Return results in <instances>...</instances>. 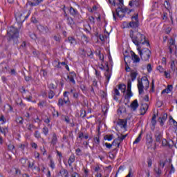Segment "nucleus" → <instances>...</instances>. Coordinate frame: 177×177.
Wrapping results in <instances>:
<instances>
[{
  "instance_id": "obj_28",
  "label": "nucleus",
  "mask_w": 177,
  "mask_h": 177,
  "mask_svg": "<svg viewBox=\"0 0 177 177\" xmlns=\"http://www.w3.org/2000/svg\"><path fill=\"white\" fill-rule=\"evenodd\" d=\"M143 134V131H141L138 138L135 140L133 142V145H136L140 142V140L142 139V135Z\"/></svg>"
},
{
  "instance_id": "obj_2",
  "label": "nucleus",
  "mask_w": 177,
  "mask_h": 177,
  "mask_svg": "<svg viewBox=\"0 0 177 177\" xmlns=\"http://www.w3.org/2000/svg\"><path fill=\"white\" fill-rule=\"evenodd\" d=\"M142 81H145V91H147L150 86V81H149V79H147V77L144 76L141 78V80H138V92L139 95H142L144 92L145 86H143V82Z\"/></svg>"
},
{
  "instance_id": "obj_31",
  "label": "nucleus",
  "mask_w": 177,
  "mask_h": 177,
  "mask_svg": "<svg viewBox=\"0 0 177 177\" xmlns=\"http://www.w3.org/2000/svg\"><path fill=\"white\" fill-rule=\"evenodd\" d=\"M57 142V137L56 136V133H54L53 136L51 143L53 144V146H55Z\"/></svg>"
},
{
  "instance_id": "obj_24",
  "label": "nucleus",
  "mask_w": 177,
  "mask_h": 177,
  "mask_svg": "<svg viewBox=\"0 0 177 177\" xmlns=\"http://www.w3.org/2000/svg\"><path fill=\"white\" fill-rule=\"evenodd\" d=\"M104 140H108L110 142L111 140H113L114 139V135L113 134H106L104 136Z\"/></svg>"
},
{
  "instance_id": "obj_45",
  "label": "nucleus",
  "mask_w": 177,
  "mask_h": 177,
  "mask_svg": "<svg viewBox=\"0 0 177 177\" xmlns=\"http://www.w3.org/2000/svg\"><path fill=\"white\" fill-rule=\"evenodd\" d=\"M162 146H163V147L168 146V141L167 140V139H163L162 140Z\"/></svg>"
},
{
  "instance_id": "obj_55",
  "label": "nucleus",
  "mask_w": 177,
  "mask_h": 177,
  "mask_svg": "<svg viewBox=\"0 0 177 177\" xmlns=\"http://www.w3.org/2000/svg\"><path fill=\"white\" fill-rule=\"evenodd\" d=\"M118 140H120L118 139V138L114 139L113 141V142H112V146H117V145H118Z\"/></svg>"
},
{
  "instance_id": "obj_12",
  "label": "nucleus",
  "mask_w": 177,
  "mask_h": 177,
  "mask_svg": "<svg viewBox=\"0 0 177 177\" xmlns=\"http://www.w3.org/2000/svg\"><path fill=\"white\" fill-rule=\"evenodd\" d=\"M128 107H130L132 111H136V110H138V107H139L138 100H134L130 105H128Z\"/></svg>"
},
{
  "instance_id": "obj_47",
  "label": "nucleus",
  "mask_w": 177,
  "mask_h": 177,
  "mask_svg": "<svg viewBox=\"0 0 177 177\" xmlns=\"http://www.w3.org/2000/svg\"><path fill=\"white\" fill-rule=\"evenodd\" d=\"M8 149L10 151H13V150H15V145H13L12 144H10V145H8Z\"/></svg>"
},
{
  "instance_id": "obj_35",
  "label": "nucleus",
  "mask_w": 177,
  "mask_h": 177,
  "mask_svg": "<svg viewBox=\"0 0 177 177\" xmlns=\"http://www.w3.org/2000/svg\"><path fill=\"white\" fill-rule=\"evenodd\" d=\"M27 160H28L27 158H21L20 159V162L22 164L23 167L27 164Z\"/></svg>"
},
{
  "instance_id": "obj_51",
  "label": "nucleus",
  "mask_w": 177,
  "mask_h": 177,
  "mask_svg": "<svg viewBox=\"0 0 177 177\" xmlns=\"http://www.w3.org/2000/svg\"><path fill=\"white\" fill-rule=\"evenodd\" d=\"M165 78H171V73H168L166 71H164Z\"/></svg>"
},
{
  "instance_id": "obj_26",
  "label": "nucleus",
  "mask_w": 177,
  "mask_h": 177,
  "mask_svg": "<svg viewBox=\"0 0 177 177\" xmlns=\"http://www.w3.org/2000/svg\"><path fill=\"white\" fill-rule=\"evenodd\" d=\"M68 41L71 44V45H76L77 41L75 40V38L74 37H68Z\"/></svg>"
},
{
  "instance_id": "obj_61",
  "label": "nucleus",
  "mask_w": 177,
  "mask_h": 177,
  "mask_svg": "<svg viewBox=\"0 0 177 177\" xmlns=\"http://www.w3.org/2000/svg\"><path fill=\"white\" fill-rule=\"evenodd\" d=\"M0 121H2L3 124H5L6 122V118H5V116H3V115H1V117H0Z\"/></svg>"
},
{
  "instance_id": "obj_11",
  "label": "nucleus",
  "mask_w": 177,
  "mask_h": 177,
  "mask_svg": "<svg viewBox=\"0 0 177 177\" xmlns=\"http://www.w3.org/2000/svg\"><path fill=\"white\" fill-rule=\"evenodd\" d=\"M106 72L104 73V75L106 77V84H109V82H110V78H111V71H110V67H109V64H106Z\"/></svg>"
},
{
  "instance_id": "obj_30",
  "label": "nucleus",
  "mask_w": 177,
  "mask_h": 177,
  "mask_svg": "<svg viewBox=\"0 0 177 177\" xmlns=\"http://www.w3.org/2000/svg\"><path fill=\"white\" fill-rule=\"evenodd\" d=\"M95 55H97V56H98L100 60H102V62L104 60V55H103V54L100 53V50L95 51Z\"/></svg>"
},
{
  "instance_id": "obj_4",
  "label": "nucleus",
  "mask_w": 177,
  "mask_h": 177,
  "mask_svg": "<svg viewBox=\"0 0 177 177\" xmlns=\"http://www.w3.org/2000/svg\"><path fill=\"white\" fill-rule=\"evenodd\" d=\"M137 50L143 62H147L150 59L151 55V51L149 48H144L142 50V47L137 48Z\"/></svg>"
},
{
  "instance_id": "obj_6",
  "label": "nucleus",
  "mask_w": 177,
  "mask_h": 177,
  "mask_svg": "<svg viewBox=\"0 0 177 177\" xmlns=\"http://www.w3.org/2000/svg\"><path fill=\"white\" fill-rule=\"evenodd\" d=\"M132 82L131 81V79H129L127 81V93L124 95V99L127 100V103H129V100L132 96H133V93H132Z\"/></svg>"
},
{
  "instance_id": "obj_9",
  "label": "nucleus",
  "mask_w": 177,
  "mask_h": 177,
  "mask_svg": "<svg viewBox=\"0 0 177 177\" xmlns=\"http://www.w3.org/2000/svg\"><path fill=\"white\" fill-rule=\"evenodd\" d=\"M30 15H31V11H28L26 16L24 17V19H21V17H23V14H19V17L16 18L17 21H18L19 24H23L24 23L25 20H27L28 17H30Z\"/></svg>"
},
{
  "instance_id": "obj_63",
  "label": "nucleus",
  "mask_w": 177,
  "mask_h": 177,
  "mask_svg": "<svg viewBox=\"0 0 177 177\" xmlns=\"http://www.w3.org/2000/svg\"><path fill=\"white\" fill-rule=\"evenodd\" d=\"M105 146L106 149H111V147H113V144L106 142Z\"/></svg>"
},
{
  "instance_id": "obj_53",
  "label": "nucleus",
  "mask_w": 177,
  "mask_h": 177,
  "mask_svg": "<svg viewBox=\"0 0 177 177\" xmlns=\"http://www.w3.org/2000/svg\"><path fill=\"white\" fill-rule=\"evenodd\" d=\"M147 164L149 167H151L153 165V160H151V159L149 158H147Z\"/></svg>"
},
{
  "instance_id": "obj_42",
  "label": "nucleus",
  "mask_w": 177,
  "mask_h": 177,
  "mask_svg": "<svg viewBox=\"0 0 177 177\" xmlns=\"http://www.w3.org/2000/svg\"><path fill=\"white\" fill-rule=\"evenodd\" d=\"M75 152H76V156H82V151L81 150V149L80 148H77L76 150H75Z\"/></svg>"
},
{
  "instance_id": "obj_5",
  "label": "nucleus",
  "mask_w": 177,
  "mask_h": 177,
  "mask_svg": "<svg viewBox=\"0 0 177 177\" xmlns=\"http://www.w3.org/2000/svg\"><path fill=\"white\" fill-rule=\"evenodd\" d=\"M134 20L136 21H130L129 24L128 23H124V24H127V26L128 28H138L139 27V15L137 14L136 16H132L131 17V20Z\"/></svg>"
},
{
  "instance_id": "obj_21",
  "label": "nucleus",
  "mask_w": 177,
  "mask_h": 177,
  "mask_svg": "<svg viewBox=\"0 0 177 177\" xmlns=\"http://www.w3.org/2000/svg\"><path fill=\"white\" fill-rule=\"evenodd\" d=\"M59 174L61 175V176L69 177L68 171L64 168L61 169V170L59 171Z\"/></svg>"
},
{
  "instance_id": "obj_33",
  "label": "nucleus",
  "mask_w": 177,
  "mask_h": 177,
  "mask_svg": "<svg viewBox=\"0 0 177 177\" xmlns=\"http://www.w3.org/2000/svg\"><path fill=\"white\" fill-rule=\"evenodd\" d=\"M57 106H59V107H63L64 106V100L62 98L59 99Z\"/></svg>"
},
{
  "instance_id": "obj_25",
  "label": "nucleus",
  "mask_w": 177,
  "mask_h": 177,
  "mask_svg": "<svg viewBox=\"0 0 177 177\" xmlns=\"http://www.w3.org/2000/svg\"><path fill=\"white\" fill-rule=\"evenodd\" d=\"M120 91H118V88H114V94H113V99L116 101V102H118V97L117 96H120Z\"/></svg>"
},
{
  "instance_id": "obj_57",
  "label": "nucleus",
  "mask_w": 177,
  "mask_h": 177,
  "mask_svg": "<svg viewBox=\"0 0 177 177\" xmlns=\"http://www.w3.org/2000/svg\"><path fill=\"white\" fill-rule=\"evenodd\" d=\"M50 167L52 168V169H55V162H53L52 160H50Z\"/></svg>"
},
{
  "instance_id": "obj_19",
  "label": "nucleus",
  "mask_w": 177,
  "mask_h": 177,
  "mask_svg": "<svg viewBox=\"0 0 177 177\" xmlns=\"http://www.w3.org/2000/svg\"><path fill=\"white\" fill-rule=\"evenodd\" d=\"M34 2H31L30 1H28V5L30 6L34 7V6H38L41 2H44V0H33Z\"/></svg>"
},
{
  "instance_id": "obj_22",
  "label": "nucleus",
  "mask_w": 177,
  "mask_h": 177,
  "mask_svg": "<svg viewBox=\"0 0 177 177\" xmlns=\"http://www.w3.org/2000/svg\"><path fill=\"white\" fill-rule=\"evenodd\" d=\"M158 115V113H157V115H156V113H154L152 116V118L151 120V124L153 127H156V125L157 124V120L156 119L157 118Z\"/></svg>"
},
{
  "instance_id": "obj_38",
  "label": "nucleus",
  "mask_w": 177,
  "mask_h": 177,
  "mask_svg": "<svg viewBox=\"0 0 177 177\" xmlns=\"http://www.w3.org/2000/svg\"><path fill=\"white\" fill-rule=\"evenodd\" d=\"M43 133H44L46 136L48 135V133H49V129L47 127H44L43 128Z\"/></svg>"
},
{
  "instance_id": "obj_41",
  "label": "nucleus",
  "mask_w": 177,
  "mask_h": 177,
  "mask_svg": "<svg viewBox=\"0 0 177 177\" xmlns=\"http://www.w3.org/2000/svg\"><path fill=\"white\" fill-rule=\"evenodd\" d=\"M23 117H19L16 119V122H17V124H23Z\"/></svg>"
},
{
  "instance_id": "obj_16",
  "label": "nucleus",
  "mask_w": 177,
  "mask_h": 177,
  "mask_svg": "<svg viewBox=\"0 0 177 177\" xmlns=\"http://www.w3.org/2000/svg\"><path fill=\"white\" fill-rule=\"evenodd\" d=\"M131 59L133 60V63H139L140 62V58L138 55L135 54V52L133 50H131Z\"/></svg>"
},
{
  "instance_id": "obj_36",
  "label": "nucleus",
  "mask_w": 177,
  "mask_h": 177,
  "mask_svg": "<svg viewBox=\"0 0 177 177\" xmlns=\"http://www.w3.org/2000/svg\"><path fill=\"white\" fill-rule=\"evenodd\" d=\"M99 136V135H97V136L94 138V142L96 145H100V139Z\"/></svg>"
},
{
  "instance_id": "obj_13",
  "label": "nucleus",
  "mask_w": 177,
  "mask_h": 177,
  "mask_svg": "<svg viewBox=\"0 0 177 177\" xmlns=\"http://www.w3.org/2000/svg\"><path fill=\"white\" fill-rule=\"evenodd\" d=\"M176 45L175 39L171 37L170 39H169V46H168V49L169 50L170 55H172V46H175Z\"/></svg>"
},
{
  "instance_id": "obj_50",
  "label": "nucleus",
  "mask_w": 177,
  "mask_h": 177,
  "mask_svg": "<svg viewBox=\"0 0 177 177\" xmlns=\"http://www.w3.org/2000/svg\"><path fill=\"white\" fill-rule=\"evenodd\" d=\"M10 75H17V72H16L15 69H10V71L9 72Z\"/></svg>"
},
{
  "instance_id": "obj_52",
  "label": "nucleus",
  "mask_w": 177,
  "mask_h": 177,
  "mask_svg": "<svg viewBox=\"0 0 177 177\" xmlns=\"http://www.w3.org/2000/svg\"><path fill=\"white\" fill-rule=\"evenodd\" d=\"M35 136L37 138L39 139L41 138V133H39V131H35Z\"/></svg>"
},
{
  "instance_id": "obj_10",
  "label": "nucleus",
  "mask_w": 177,
  "mask_h": 177,
  "mask_svg": "<svg viewBox=\"0 0 177 177\" xmlns=\"http://www.w3.org/2000/svg\"><path fill=\"white\" fill-rule=\"evenodd\" d=\"M155 142L156 143H161V140L162 139V134L160 130H156L154 133Z\"/></svg>"
},
{
  "instance_id": "obj_20",
  "label": "nucleus",
  "mask_w": 177,
  "mask_h": 177,
  "mask_svg": "<svg viewBox=\"0 0 177 177\" xmlns=\"http://www.w3.org/2000/svg\"><path fill=\"white\" fill-rule=\"evenodd\" d=\"M69 12L71 16H73L74 17L78 16V10L71 6L70 7Z\"/></svg>"
},
{
  "instance_id": "obj_49",
  "label": "nucleus",
  "mask_w": 177,
  "mask_h": 177,
  "mask_svg": "<svg viewBox=\"0 0 177 177\" xmlns=\"http://www.w3.org/2000/svg\"><path fill=\"white\" fill-rule=\"evenodd\" d=\"M104 37L108 38V36L107 35L104 36L103 35H100L99 37H98L99 39H100V41H104Z\"/></svg>"
},
{
  "instance_id": "obj_39",
  "label": "nucleus",
  "mask_w": 177,
  "mask_h": 177,
  "mask_svg": "<svg viewBox=\"0 0 177 177\" xmlns=\"http://www.w3.org/2000/svg\"><path fill=\"white\" fill-rule=\"evenodd\" d=\"M80 117H82V118H85V117H86V111H84V110H80Z\"/></svg>"
},
{
  "instance_id": "obj_44",
  "label": "nucleus",
  "mask_w": 177,
  "mask_h": 177,
  "mask_svg": "<svg viewBox=\"0 0 177 177\" xmlns=\"http://www.w3.org/2000/svg\"><path fill=\"white\" fill-rule=\"evenodd\" d=\"M147 69L148 73H151V71H153V68L151 67V64H147Z\"/></svg>"
},
{
  "instance_id": "obj_15",
  "label": "nucleus",
  "mask_w": 177,
  "mask_h": 177,
  "mask_svg": "<svg viewBox=\"0 0 177 177\" xmlns=\"http://www.w3.org/2000/svg\"><path fill=\"white\" fill-rule=\"evenodd\" d=\"M128 60H131V56L124 55L125 71L127 73H129L131 71V67H129V66L128 65Z\"/></svg>"
},
{
  "instance_id": "obj_7",
  "label": "nucleus",
  "mask_w": 177,
  "mask_h": 177,
  "mask_svg": "<svg viewBox=\"0 0 177 177\" xmlns=\"http://www.w3.org/2000/svg\"><path fill=\"white\" fill-rule=\"evenodd\" d=\"M122 6H124V5H122V6L120 5V6L117 8L115 10L116 16H118L120 19H122V17H125V14L120 15V12H122V13H127V12H128L129 10L127 7L122 8Z\"/></svg>"
},
{
  "instance_id": "obj_56",
  "label": "nucleus",
  "mask_w": 177,
  "mask_h": 177,
  "mask_svg": "<svg viewBox=\"0 0 177 177\" xmlns=\"http://www.w3.org/2000/svg\"><path fill=\"white\" fill-rule=\"evenodd\" d=\"M48 88L50 89V91H52V89H56V86H55V84H53V83H51L48 85Z\"/></svg>"
},
{
  "instance_id": "obj_27",
  "label": "nucleus",
  "mask_w": 177,
  "mask_h": 177,
  "mask_svg": "<svg viewBox=\"0 0 177 177\" xmlns=\"http://www.w3.org/2000/svg\"><path fill=\"white\" fill-rule=\"evenodd\" d=\"M118 86V89H120V91H122V92H123V93H125V91H127V85H125L124 84H120Z\"/></svg>"
},
{
  "instance_id": "obj_58",
  "label": "nucleus",
  "mask_w": 177,
  "mask_h": 177,
  "mask_svg": "<svg viewBox=\"0 0 177 177\" xmlns=\"http://www.w3.org/2000/svg\"><path fill=\"white\" fill-rule=\"evenodd\" d=\"M157 70L158 71H160V73H164L165 71H164V68H162V66H158L157 67Z\"/></svg>"
},
{
  "instance_id": "obj_48",
  "label": "nucleus",
  "mask_w": 177,
  "mask_h": 177,
  "mask_svg": "<svg viewBox=\"0 0 177 177\" xmlns=\"http://www.w3.org/2000/svg\"><path fill=\"white\" fill-rule=\"evenodd\" d=\"M149 92L150 93H151L152 92H154V80H153L151 82V87Z\"/></svg>"
},
{
  "instance_id": "obj_60",
  "label": "nucleus",
  "mask_w": 177,
  "mask_h": 177,
  "mask_svg": "<svg viewBox=\"0 0 177 177\" xmlns=\"http://www.w3.org/2000/svg\"><path fill=\"white\" fill-rule=\"evenodd\" d=\"M68 24H69L70 26H71L72 24H74V19L73 18H68Z\"/></svg>"
},
{
  "instance_id": "obj_29",
  "label": "nucleus",
  "mask_w": 177,
  "mask_h": 177,
  "mask_svg": "<svg viewBox=\"0 0 177 177\" xmlns=\"http://www.w3.org/2000/svg\"><path fill=\"white\" fill-rule=\"evenodd\" d=\"M130 77L131 78V81H135L136 80V77H138V72H132L130 74Z\"/></svg>"
},
{
  "instance_id": "obj_3",
  "label": "nucleus",
  "mask_w": 177,
  "mask_h": 177,
  "mask_svg": "<svg viewBox=\"0 0 177 177\" xmlns=\"http://www.w3.org/2000/svg\"><path fill=\"white\" fill-rule=\"evenodd\" d=\"M8 35V42H10V41H16L17 38H19V29L15 27L11 26L7 31Z\"/></svg>"
},
{
  "instance_id": "obj_43",
  "label": "nucleus",
  "mask_w": 177,
  "mask_h": 177,
  "mask_svg": "<svg viewBox=\"0 0 177 177\" xmlns=\"http://www.w3.org/2000/svg\"><path fill=\"white\" fill-rule=\"evenodd\" d=\"M158 122H160L161 127H164V122H165V121H164L163 119L161 118V117H159L158 118Z\"/></svg>"
},
{
  "instance_id": "obj_34",
  "label": "nucleus",
  "mask_w": 177,
  "mask_h": 177,
  "mask_svg": "<svg viewBox=\"0 0 177 177\" xmlns=\"http://www.w3.org/2000/svg\"><path fill=\"white\" fill-rule=\"evenodd\" d=\"M122 137H120V136H118V139H119V141L120 142V143H122L123 142V140L125 139V138H127V136H128V134H125V135H122L121 134Z\"/></svg>"
},
{
  "instance_id": "obj_62",
  "label": "nucleus",
  "mask_w": 177,
  "mask_h": 177,
  "mask_svg": "<svg viewBox=\"0 0 177 177\" xmlns=\"http://www.w3.org/2000/svg\"><path fill=\"white\" fill-rule=\"evenodd\" d=\"M71 177H81V175L77 172H74L71 174Z\"/></svg>"
},
{
  "instance_id": "obj_18",
  "label": "nucleus",
  "mask_w": 177,
  "mask_h": 177,
  "mask_svg": "<svg viewBox=\"0 0 177 177\" xmlns=\"http://www.w3.org/2000/svg\"><path fill=\"white\" fill-rule=\"evenodd\" d=\"M172 89H174V86H172V84H169L166 88L162 91L161 94L164 95V93L172 92Z\"/></svg>"
},
{
  "instance_id": "obj_59",
  "label": "nucleus",
  "mask_w": 177,
  "mask_h": 177,
  "mask_svg": "<svg viewBox=\"0 0 177 177\" xmlns=\"http://www.w3.org/2000/svg\"><path fill=\"white\" fill-rule=\"evenodd\" d=\"M168 118V114L164 113L163 115L161 117V119L164 121H167V119Z\"/></svg>"
},
{
  "instance_id": "obj_8",
  "label": "nucleus",
  "mask_w": 177,
  "mask_h": 177,
  "mask_svg": "<svg viewBox=\"0 0 177 177\" xmlns=\"http://www.w3.org/2000/svg\"><path fill=\"white\" fill-rule=\"evenodd\" d=\"M146 140L147 146L148 147H151V146H153V134L151 132L147 133Z\"/></svg>"
},
{
  "instance_id": "obj_23",
  "label": "nucleus",
  "mask_w": 177,
  "mask_h": 177,
  "mask_svg": "<svg viewBox=\"0 0 177 177\" xmlns=\"http://www.w3.org/2000/svg\"><path fill=\"white\" fill-rule=\"evenodd\" d=\"M37 30L40 32H48V28L45 27L42 25H39L37 26Z\"/></svg>"
},
{
  "instance_id": "obj_1",
  "label": "nucleus",
  "mask_w": 177,
  "mask_h": 177,
  "mask_svg": "<svg viewBox=\"0 0 177 177\" xmlns=\"http://www.w3.org/2000/svg\"><path fill=\"white\" fill-rule=\"evenodd\" d=\"M130 38L132 42L137 46V48H142L141 45H145L146 44L147 46H150V42L146 40V36L145 35L137 32L136 35L133 36V30H130Z\"/></svg>"
},
{
  "instance_id": "obj_32",
  "label": "nucleus",
  "mask_w": 177,
  "mask_h": 177,
  "mask_svg": "<svg viewBox=\"0 0 177 177\" xmlns=\"http://www.w3.org/2000/svg\"><path fill=\"white\" fill-rule=\"evenodd\" d=\"M133 3H134L136 8H139L140 5H142V1H140V0H132Z\"/></svg>"
},
{
  "instance_id": "obj_40",
  "label": "nucleus",
  "mask_w": 177,
  "mask_h": 177,
  "mask_svg": "<svg viewBox=\"0 0 177 177\" xmlns=\"http://www.w3.org/2000/svg\"><path fill=\"white\" fill-rule=\"evenodd\" d=\"M176 67V66L175 65V61H172L170 65V68L173 71H175V68Z\"/></svg>"
},
{
  "instance_id": "obj_14",
  "label": "nucleus",
  "mask_w": 177,
  "mask_h": 177,
  "mask_svg": "<svg viewBox=\"0 0 177 177\" xmlns=\"http://www.w3.org/2000/svg\"><path fill=\"white\" fill-rule=\"evenodd\" d=\"M118 125L120 127V128H124V129H127V125L128 124V120H124V119H118L117 122Z\"/></svg>"
},
{
  "instance_id": "obj_64",
  "label": "nucleus",
  "mask_w": 177,
  "mask_h": 177,
  "mask_svg": "<svg viewBox=\"0 0 177 177\" xmlns=\"http://www.w3.org/2000/svg\"><path fill=\"white\" fill-rule=\"evenodd\" d=\"M155 172L157 174V175L160 176V175H161V169L160 168H158V169H155Z\"/></svg>"
},
{
  "instance_id": "obj_54",
  "label": "nucleus",
  "mask_w": 177,
  "mask_h": 177,
  "mask_svg": "<svg viewBox=\"0 0 177 177\" xmlns=\"http://www.w3.org/2000/svg\"><path fill=\"white\" fill-rule=\"evenodd\" d=\"M82 39H83V41H84V42H86V44H88V37H86V35H83L82 36Z\"/></svg>"
},
{
  "instance_id": "obj_17",
  "label": "nucleus",
  "mask_w": 177,
  "mask_h": 177,
  "mask_svg": "<svg viewBox=\"0 0 177 177\" xmlns=\"http://www.w3.org/2000/svg\"><path fill=\"white\" fill-rule=\"evenodd\" d=\"M142 107L140 108V111H142L140 113V115H145V114H146L147 110H149V104H142Z\"/></svg>"
},
{
  "instance_id": "obj_46",
  "label": "nucleus",
  "mask_w": 177,
  "mask_h": 177,
  "mask_svg": "<svg viewBox=\"0 0 177 177\" xmlns=\"http://www.w3.org/2000/svg\"><path fill=\"white\" fill-rule=\"evenodd\" d=\"M68 161L71 162H74L75 161V156L74 155H71L68 159Z\"/></svg>"
},
{
  "instance_id": "obj_37",
  "label": "nucleus",
  "mask_w": 177,
  "mask_h": 177,
  "mask_svg": "<svg viewBox=\"0 0 177 177\" xmlns=\"http://www.w3.org/2000/svg\"><path fill=\"white\" fill-rule=\"evenodd\" d=\"M55 96V92L53 91L50 90L48 93V99H53V97Z\"/></svg>"
}]
</instances>
